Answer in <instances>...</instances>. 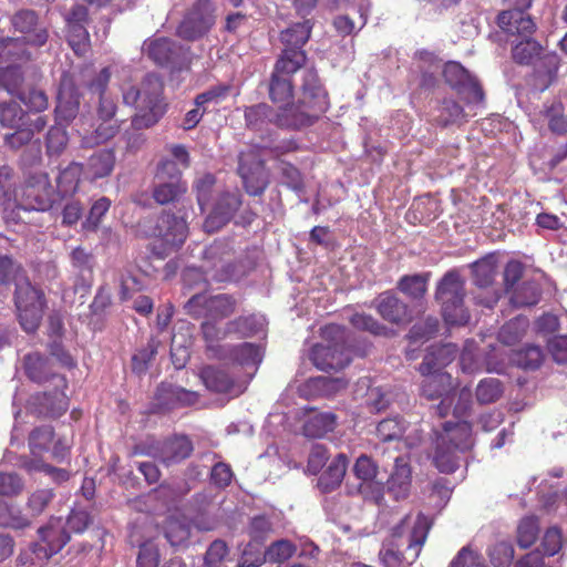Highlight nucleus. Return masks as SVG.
Masks as SVG:
<instances>
[{
	"label": "nucleus",
	"instance_id": "1",
	"mask_svg": "<svg viewBox=\"0 0 567 567\" xmlns=\"http://www.w3.org/2000/svg\"><path fill=\"white\" fill-rule=\"evenodd\" d=\"M305 51H287L277 59L269 82L274 103L286 104L276 115L281 127L299 128L310 125L329 106L327 93L317 72L306 66Z\"/></svg>",
	"mask_w": 567,
	"mask_h": 567
},
{
	"label": "nucleus",
	"instance_id": "2",
	"mask_svg": "<svg viewBox=\"0 0 567 567\" xmlns=\"http://www.w3.org/2000/svg\"><path fill=\"white\" fill-rule=\"evenodd\" d=\"M430 528L431 522L425 515H406L391 529L390 538L383 543L380 550L379 556L384 567L412 565L420 556Z\"/></svg>",
	"mask_w": 567,
	"mask_h": 567
},
{
	"label": "nucleus",
	"instance_id": "3",
	"mask_svg": "<svg viewBox=\"0 0 567 567\" xmlns=\"http://www.w3.org/2000/svg\"><path fill=\"white\" fill-rule=\"evenodd\" d=\"M121 92L123 103L136 110L132 118L134 128H148L164 115L166 109L163 97L164 83L158 75L150 73L137 84L124 83Z\"/></svg>",
	"mask_w": 567,
	"mask_h": 567
},
{
	"label": "nucleus",
	"instance_id": "4",
	"mask_svg": "<svg viewBox=\"0 0 567 567\" xmlns=\"http://www.w3.org/2000/svg\"><path fill=\"white\" fill-rule=\"evenodd\" d=\"M48 125L45 115H39L34 118L14 101L0 103V126L13 130L3 137L4 145L19 150L28 145L34 137Z\"/></svg>",
	"mask_w": 567,
	"mask_h": 567
},
{
	"label": "nucleus",
	"instance_id": "5",
	"mask_svg": "<svg viewBox=\"0 0 567 567\" xmlns=\"http://www.w3.org/2000/svg\"><path fill=\"white\" fill-rule=\"evenodd\" d=\"M464 280L458 272L449 271L439 282L436 299L442 306V313L450 324H465L470 316L464 308Z\"/></svg>",
	"mask_w": 567,
	"mask_h": 567
},
{
	"label": "nucleus",
	"instance_id": "6",
	"mask_svg": "<svg viewBox=\"0 0 567 567\" xmlns=\"http://www.w3.org/2000/svg\"><path fill=\"white\" fill-rule=\"evenodd\" d=\"M14 305L22 329L29 333L34 332L39 328L43 316V291L27 279L18 280L14 291Z\"/></svg>",
	"mask_w": 567,
	"mask_h": 567
},
{
	"label": "nucleus",
	"instance_id": "7",
	"mask_svg": "<svg viewBox=\"0 0 567 567\" xmlns=\"http://www.w3.org/2000/svg\"><path fill=\"white\" fill-rule=\"evenodd\" d=\"M185 309L196 319L220 321L235 312L236 300L226 293H197L186 302Z\"/></svg>",
	"mask_w": 567,
	"mask_h": 567
},
{
	"label": "nucleus",
	"instance_id": "8",
	"mask_svg": "<svg viewBox=\"0 0 567 567\" xmlns=\"http://www.w3.org/2000/svg\"><path fill=\"white\" fill-rule=\"evenodd\" d=\"M54 200V188L48 174L38 172L30 175L18 195L16 209L41 210L49 209Z\"/></svg>",
	"mask_w": 567,
	"mask_h": 567
},
{
	"label": "nucleus",
	"instance_id": "9",
	"mask_svg": "<svg viewBox=\"0 0 567 567\" xmlns=\"http://www.w3.org/2000/svg\"><path fill=\"white\" fill-rule=\"evenodd\" d=\"M214 11L209 0H198L181 22L178 35L185 40H196L206 34L215 23Z\"/></svg>",
	"mask_w": 567,
	"mask_h": 567
},
{
	"label": "nucleus",
	"instance_id": "10",
	"mask_svg": "<svg viewBox=\"0 0 567 567\" xmlns=\"http://www.w3.org/2000/svg\"><path fill=\"white\" fill-rule=\"evenodd\" d=\"M238 173L246 192L251 196L261 195L269 184V174L264 162L252 150L240 153Z\"/></svg>",
	"mask_w": 567,
	"mask_h": 567
},
{
	"label": "nucleus",
	"instance_id": "11",
	"mask_svg": "<svg viewBox=\"0 0 567 567\" xmlns=\"http://www.w3.org/2000/svg\"><path fill=\"white\" fill-rule=\"evenodd\" d=\"M310 359L322 371L343 369L351 361L349 349L338 342L313 346Z\"/></svg>",
	"mask_w": 567,
	"mask_h": 567
},
{
	"label": "nucleus",
	"instance_id": "12",
	"mask_svg": "<svg viewBox=\"0 0 567 567\" xmlns=\"http://www.w3.org/2000/svg\"><path fill=\"white\" fill-rule=\"evenodd\" d=\"M240 205L241 199L238 190L220 194L204 223L205 230L214 233L220 229L234 217Z\"/></svg>",
	"mask_w": 567,
	"mask_h": 567
},
{
	"label": "nucleus",
	"instance_id": "13",
	"mask_svg": "<svg viewBox=\"0 0 567 567\" xmlns=\"http://www.w3.org/2000/svg\"><path fill=\"white\" fill-rule=\"evenodd\" d=\"M110 78V70L104 68L89 84L90 91L99 95V101L95 107L96 120L115 118L117 104L115 99L107 91Z\"/></svg>",
	"mask_w": 567,
	"mask_h": 567
},
{
	"label": "nucleus",
	"instance_id": "14",
	"mask_svg": "<svg viewBox=\"0 0 567 567\" xmlns=\"http://www.w3.org/2000/svg\"><path fill=\"white\" fill-rule=\"evenodd\" d=\"M12 25L16 31L24 34L23 40L33 45L42 47L48 41V30L38 21V16L32 10H20L12 17Z\"/></svg>",
	"mask_w": 567,
	"mask_h": 567
},
{
	"label": "nucleus",
	"instance_id": "15",
	"mask_svg": "<svg viewBox=\"0 0 567 567\" xmlns=\"http://www.w3.org/2000/svg\"><path fill=\"white\" fill-rule=\"evenodd\" d=\"M497 23L508 35V39L530 37L536 29V24L532 18L519 9H511L501 12L497 17Z\"/></svg>",
	"mask_w": 567,
	"mask_h": 567
},
{
	"label": "nucleus",
	"instance_id": "16",
	"mask_svg": "<svg viewBox=\"0 0 567 567\" xmlns=\"http://www.w3.org/2000/svg\"><path fill=\"white\" fill-rule=\"evenodd\" d=\"M203 339L206 342V350L210 357L216 359H226V352L230 346H223L220 341L233 334V329H228V322L219 324L216 320H205L200 326Z\"/></svg>",
	"mask_w": 567,
	"mask_h": 567
},
{
	"label": "nucleus",
	"instance_id": "17",
	"mask_svg": "<svg viewBox=\"0 0 567 567\" xmlns=\"http://www.w3.org/2000/svg\"><path fill=\"white\" fill-rule=\"evenodd\" d=\"M39 543L50 557L58 554L70 540L62 518L51 517L45 526L39 528Z\"/></svg>",
	"mask_w": 567,
	"mask_h": 567
},
{
	"label": "nucleus",
	"instance_id": "18",
	"mask_svg": "<svg viewBox=\"0 0 567 567\" xmlns=\"http://www.w3.org/2000/svg\"><path fill=\"white\" fill-rule=\"evenodd\" d=\"M378 313L386 321L403 324L411 320V311L406 303L391 292H384L375 300Z\"/></svg>",
	"mask_w": 567,
	"mask_h": 567
},
{
	"label": "nucleus",
	"instance_id": "19",
	"mask_svg": "<svg viewBox=\"0 0 567 567\" xmlns=\"http://www.w3.org/2000/svg\"><path fill=\"white\" fill-rule=\"evenodd\" d=\"M80 95L76 87L70 80L61 82L58 103L55 106V116L59 122L69 123L74 120L79 113Z\"/></svg>",
	"mask_w": 567,
	"mask_h": 567
},
{
	"label": "nucleus",
	"instance_id": "20",
	"mask_svg": "<svg viewBox=\"0 0 567 567\" xmlns=\"http://www.w3.org/2000/svg\"><path fill=\"white\" fill-rule=\"evenodd\" d=\"M411 467L403 457H396L393 472L386 481V491L399 502L409 497L411 491Z\"/></svg>",
	"mask_w": 567,
	"mask_h": 567
},
{
	"label": "nucleus",
	"instance_id": "21",
	"mask_svg": "<svg viewBox=\"0 0 567 567\" xmlns=\"http://www.w3.org/2000/svg\"><path fill=\"white\" fill-rule=\"evenodd\" d=\"M158 235L172 248H178L187 238L188 227L183 217L164 214L158 219Z\"/></svg>",
	"mask_w": 567,
	"mask_h": 567
},
{
	"label": "nucleus",
	"instance_id": "22",
	"mask_svg": "<svg viewBox=\"0 0 567 567\" xmlns=\"http://www.w3.org/2000/svg\"><path fill=\"white\" fill-rule=\"evenodd\" d=\"M456 354L457 348L455 344L431 346L419 370L422 374L441 373V369L450 364L455 359Z\"/></svg>",
	"mask_w": 567,
	"mask_h": 567
},
{
	"label": "nucleus",
	"instance_id": "23",
	"mask_svg": "<svg viewBox=\"0 0 567 567\" xmlns=\"http://www.w3.org/2000/svg\"><path fill=\"white\" fill-rule=\"evenodd\" d=\"M142 50L156 64L167 65L176 60L181 48L169 39L156 38L146 40Z\"/></svg>",
	"mask_w": 567,
	"mask_h": 567
},
{
	"label": "nucleus",
	"instance_id": "24",
	"mask_svg": "<svg viewBox=\"0 0 567 567\" xmlns=\"http://www.w3.org/2000/svg\"><path fill=\"white\" fill-rule=\"evenodd\" d=\"M51 379L54 383V391L47 393L40 398L41 412L49 416L58 417L68 410L69 401L65 393L61 390L65 388V379L59 374H52Z\"/></svg>",
	"mask_w": 567,
	"mask_h": 567
},
{
	"label": "nucleus",
	"instance_id": "25",
	"mask_svg": "<svg viewBox=\"0 0 567 567\" xmlns=\"http://www.w3.org/2000/svg\"><path fill=\"white\" fill-rule=\"evenodd\" d=\"M199 377L205 386L217 393H234L239 394L241 390H237L234 380L228 373L215 365H207L200 370Z\"/></svg>",
	"mask_w": 567,
	"mask_h": 567
},
{
	"label": "nucleus",
	"instance_id": "26",
	"mask_svg": "<svg viewBox=\"0 0 567 567\" xmlns=\"http://www.w3.org/2000/svg\"><path fill=\"white\" fill-rule=\"evenodd\" d=\"M437 440L449 443L460 452L470 450L473 445L472 429L467 422H457L455 424L445 423L443 432Z\"/></svg>",
	"mask_w": 567,
	"mask_h": 567
},
{
	"label": "nucleus",
	"instance_id": "27",
	"mask_svg": "<svg viewBox=\"0 0 567 567\" xmlns=\"http://www.w3.org/2000/svg\"><path fill=\"white\" fill-rule=\"evenodd\" d=\"M187 192V184L183 179H155L152 196L159 205L178 202Z\"/></svg>",
	"mask_w": 567,
	"mask_h": 567
},
{
	"label": "nucleus",
	"instance_id": "28",
	"mask_svg": "<svg viewBox=\"0 0 567 567\" xmlns=\"http://www.w3.org/2000/svg\"><path fill=\"white\" fill-rule=\"evenodd\" d=\"M193 451V444L186 436H175L163 442L159 458L166 464L181 462L187 458Z\"/></svg>",
	"mask_w": 567,
	"mask_h": 567
},
{
	"label": "nucleus",
	"instance_id": "29",
	"mask_svg": "<svg viewBox=\"0 0 567 567\" xmlns=\"http://www.w3.org/2000/svg\"><path fill=\"white\" fill-rule=\"evenodd\" d=\"M348 460L342 453L338 454L329 464L328 468L321 474L318 481V487L323 493L336 489L342 482L347 472Z\"/></svg>",
	"mask_w": 567,
	"mask_h": 567
},
{
	"label": "nucleus",
	"instance_id": "30",
	"mask_svg": "<svg viewBox=\"0 0 567 567\" xmlns=\"http://www.w3.org/2000/svg\"><path fill=\"white\" fill-rule=\"evenodd\" d=\"M18 195L13 168L8 165L0 166V209L14 212Z\"/></svg>",
	"mask_w": 567,
	"mask_h": 567
},
{
	"label": "nucleus",
	"instance_id": "31",
	"mask_svg": "<svg viewBox=\"0 0 567 567\" xmlns=\"http://www.w3.org/2000/svg\"><path fill=\"white\" fill-rule=\"evenodd\" d=\"M312 30V23L310 20L298 22L287 28L281 32V42L285 49L281 53L287 51H303L302 47L307 43L310 38Z\"/></svg>",
	"mask_w": 567,
	"mask_h": 567
},
{
	"label": "nucleus",
	"instance_id": "32",
	"mask_svg": "<svg viewBox=\"0 0 567 567\" xmlns=\"http://www.w3.org/2000/svg\"><path fill=\"white\" fill-rule=\"evenodd\" d=\"M114 163L113 151L100 150L89 158L84 167V174L91 179L103 178L112 173Z\"/></svg>",
	"mask_w": 567,
	"mask_h": 567
},
{
	"label": "nucleus",
	"instance_id": "33",
	"mask_svg": "<svg viewBox=\"0 0 567 567\" xmlns=\"http://www.w3.org/2000/svg\"><path fill=\"white\" fill-rule=\"evenodd\" d=\"M226 352L228 353V360L243 367L251 368L254 372L262 360L261 348L249 342L239 346H230Z\"/></svg>",
	"mask_w": 567,
	"mask_h": 567
},
{
	"label": "nucleus",
	"instance_id": "34",
	"mask_svg": "<svg viewBox=\"0 0 567 567\" xmlns=\"http://www.w3.org/2000/svg\"><path fill=\"white\" fill-rule=\"evenodd\" d=\"M536 64V87L545 90L555 80L558 68L559 56L555 52L544 53L538 56Z\"/></svg>",
	"mask_w": 567,
	"mask_h": 567
},
{
	"label": "nucleus",
	"instance_id": "35",
	"mask_svg": "<svg viewBox=\"0 0 567 567\" xmlns=\"http://www.w3.org/2000/svg\"><path fill=\"white\" fill-rule=\"evenodd\" d=\"M512 43L513 59L519 64H529L543 52V47L533 37L507 39Z\"/></svg>",
	"mask_w": 567,
	"mask_h": 567
},
{
	"label": "nucleus",
	"instance_id": "36",
	"mask_svg": "<svg viewBox=\"0 0 567 567\" xmlns=\"http://www.w3.org/2000/svg\"><path fill=\"white\" fill-rule=\"evenodd\" d=\"M97 122L99 125L94 132L83 137V146L93 147L95 145L106 143L120 132L121 123L116 118L97 120Z\"/></svg>",
	"mask_w": 567,
	"mask_h": 567
},
{
	"label": "nucleus",
	"instance_id": "37",
	"mask_svg": "<svg viewBox=\"0 0 567 567\" xmlns=\"http://www.w3.org/2000/svg\"><path fill=\"white\" fill-rule=\"evenodd\" d=\"M423 375L425 379L422 382L421 391L422 394L430 400L442 398L452 386L451 375L447 373H431Z\"/></svg>",
	"mask_w": 567,
	"mask_h": 567
},
{
	"label": "nucleus",
	"instance_id": "38",
	"mask_svg": "<svg viewBox=\"0 0 567 567\" xmlns=\"http://www.w3.org/2000/svg\"><path fill=\"white\" fill-rule=\"evenodd\" d=\"M336 415L332 413H317L311 415L303 425V433L308 437H322L336 427Z\"/></svg>",
	"mask_w": 567,
	"mask_h": 567
},
{
	"label": "nucleus",
	"instance_id": "39",
	"mask_svg": "<svg viewBox=\"0 0 567 567\" xmlns=\"http://www.w3.org/2000/svg\"><path fill=\"white\" fill-rule=\"evenodd\" d=\"M529 326V321L524 316H517L506 322L498 332V340L506 346H513L522 340Z\"/></svg>",
	"mask_w": 567,
	"mask_h": 567
},
{
	"label": "nucleus",
	"instance_id": "40",
	"mask_svg": "<svg viewBox=\"0 0 567 567\" xmlns=\"http://www.w3.org/2000/svg\"><path fill=\"white\" fill-rule=\"evenodd\" d=\"M159 399L163 400L165 405L174 408L176 405L195 404L198 394L179 386L167 385L159 389Z\"/></svg>",
	"mask_w": 567,
	"mask_h": 567
},
{
	"label": "nucleus",
	"instance_id": "41",
	"mask_svg": "<svg viewBox=\"0 0 567 567\" xmlns=\"http://www.w3.org/2000/svg\"><path fill=\"white\" fill-rule=\"evenodd\" d=\"M190 536V524L184 517H169L165 525V537L174 547L186 544Z\"/></svg>",
	"mask_w": 567,
	"mask_h": 567
},
{
	"label": "nucleus",
	"instance_id": "42",
	"mask_svg": "<svg viewBox=\"0 0 567 567\" xmlns=\"http://www.w3.org/2000/svg\"><path fill=\"white\" fill-rule=\"evenodd\" d=\"M473 281L480 288H488L496 276V262L494 257H485L472 265Z\"/></svg>",
	"mask_w": 567,
	"mask_h": 567
},
{
	"label": "nucleus",
	"instance_id": "43",
	"mask_svg": "<svg viewBox=\"0 0 567 567\" xmlns=\"http://www.w3.org/2000/svg\"><path fill=\"white\" fill-rule=\"evenodd\" d=\"M457 452L451 444L437 440L434 464L440 472L452 473L458 467Z\"/></svg>",
	"mask_w": 567,
	"mask_h": 567
},
{
	"label": "nucleus",
	"instance_id": "44",
	"mask_svg": "<svg viewBox=\"0 0 567 567\" xmlns=\"http://www.w3.org/2000/svg\"><path fill=\"white\" fill-rule=\"evenodd\" d=\"M265 319L261 316L250 315L240 316L228 321V329H233V334L240 337H250L264 329Z\"/></svg>",
	"mask_w": 567,
	"mask_h": 567
},
{
	"label": "nucleus",
	"instance_id": "45",
	"mask_svg": "<svg viewBox=\"0 0 567 567\" xmlns=\"http://www.w3.org/2000/svg\"><path fill=\"white\" fill-rule=\"evenodd\" d=\"M23 363L25 374L30 380L42 383L49 379L48 362L41 354H27L23 359Z\"/></svg>",
	"mask_w": 567,
	"mask_h": 567
},
{
	"label": "nucleus",
	"instance_id": "46",
	"mask_svg": "<svg viewBox=\"0 0 567 567\" xmlns=\"http://www.w3.org/2000/svg\"><path fill=\"white\" fill-rule=\"evenodd\" d=\"M502 394L503 385L496 378H485L476 386V400L480 404L494 403Z\"/></svg>",
	"mask_w": 567,
	"mask_h": 567
},
{
	"label": "nucleus",
	"instance_id": "47",
	"mask_svg": "<svg viewBox=\"0 0 567 567\" xmlns=\"http://www.w3.org/2000/svg\"><path fill=\"white\" fill-rule=\"evenodd\" d=\"M50 558L49 554L42 548V544L33 543L27 549L21 550L17 563L23 567H43Z\"/></svg>",
	"mask_w": 567,
	"mask_h": 567
},
{
	"label": "nucleus",
	"instance_id": "48",
	"mask_svg": "<svg viewBox=\"0 0 567 567\" xmlns=\"http://www.w3.org/2000/svg\"><path fill=\"white\" fill-rule=\"evenodd\" d=\"M68 42L75 54L84 55L90 48V35L84 24L68 25Z\"/></svg>",
	"mask_w": 567,
	"mask_h": 567
},
{
	"label": "nucleus",
	"instance_id": "49",
	"mask_svg": "<svg viewBox=\"0 0 567 567\" xmlns=\"http://www.w3.org/2000/svg\"><path fill=\"white\" fill-rule=\"evenodd\" d=\"M539 527L536 517H524L517 527V543L522 548L530 547L537 539Z\"/></svg>",
	"mask_w": 567,
	"mask_h": 567
},
{
	"label": "nucleus",
	"instance_id": "50",
	"mask_svg": "<svg viewBox=\"0 0 567 567\" xmlns=\"http://www.w3.org/2000/svg\"><path fill=\"white\" fill-rule=\"evenodd\" d=\"M296 549V546L288 539L276 540L265 550L266 561L285 563L293 556Z\"/></svg>",
	"mask_w": 567,
	"mask_h": 567
},
{
	"label": "nucleus",
	"instance_id": "51",
	"mask_svg": "<svg viewBox=\"0 0 567 567\" xmlns=\"http://www.w3.org/2000/svg\"><path fill=\"white\" fill-rule=\"evenodd\" d=\"M54 498V492L51 488H40L34 491L28 498L27 509L31 517L40 516Z\"/></svg>",
	"mask_w": 567,
	"mask_h": 567
},
{
	"label": "nucleus",
	"instance_id": "52",
	"mask_svg": "<svg viewBox=\"0 0 567 567\" xmlns=\"http://www.w3.org/2000/svg\"><path fill=\"white\" fill-rule=\"evenodd\" d=\"M276 115L266 103L249 106L245 111L246 123L252 128L260 127L266 121L276 122Z\"/></svg>",
	"mask_w": 567,
	"mask_h": 567
},
{
	"label": "nucleus",
	"instance_id": "53",
	"mask_svg": "<svg viewBox=\"0 0 567 567\" xmlns=\"http://www.w3.org/2000/svg\"><path fill=\"white\" fill-rule=\"evenodd\" d=\"M513 361L523 369H537L543 361L542 349L537 346H526L515 353Z\"/></svg>",
	"mask_w": 567,
	"mask_h": 567
},
{
	"label": "nucleus",
	"instance_id": "54",
	"mask_svg": "<svg viewBox=\"0 0 567 567\" xmlns=\"http://www.w3.org/2000/svg\"><path fill=\"white\" fill-rule=\"evenodd\" d=\"M68 142L65 126L58 123L50 127L47 135V151L50 155H60L65 150Z\"/></svg>",
	"mask_w": 567,
	"mask_h": 567
},
{
	"label": "nucleus",
	"instance_id": "55",
	"mask_svg": "<svg viewBox=\"0 0 567 567\" xmlns=\"http://www.w3.org/2000/svg\"><path fill=\"white\" fill-rule=\"evenodd\" d=\"M350 323L353 328L362 331H368L374 336H386L390 330L378 322L372 316L365 313H353L349 318Z\"/></svg>",
	"mask_w": 567,
	"mask_h": 567
},
{
	"label": "nucleus",
	"instance_id": "56",
	"mask_svg": "<svg viewBox=\"0 0 567 567\" xmlns=\"http://www.w3.org/2000/svg\"><path fill=\"white\" fill-rule=\"evenodd\" d=\"M405 425L399 417L385 419L379 422L377 426V435L383 442L401 439Z\"/></svg>",
	"mask_w": 567,
	"mask_h": 567
},
{
	"label": "nucleus",
	"instance_id": "57",
	"mask_svg": "<svg viewBox=\"0 0 567 567\" xmlns=\"http://www.w3.org/2000/svg\"><path fill=\"white\" fill-rule=\"evenodd\" d=\"M23 82V74L18 66H8L0 69V86L8 93L17 95L21 92V84Z\"/></svg>",
	"mask_w": 567,
	"mask_h": 567
},
{
	"label": "nucleus",
	"instance_id": "58",
	"mask_svg": "<svg viewBox=\"0 0 567 567\" xmlns=\"http://www.w3.org/2000/svg\"><path fill=\"white\" fill-rule=\"evenodd\" d=\"M53 439V430L51 426H41L34 429L29 436V445L31 453L37 456L47 451Z\"/></svg>",
	"mask_w": 567,
	"mask_h": 567
},
{
	"label": "nucleus",
	"instance_id": "59",
	"mask_svg": "<svg viewBox=\"0 0 567 567\" xmlns=\"http://www.w3.org/2000/svg\"><path fill=\"white\" fill-rule=\"evenodd\" d=\"M310 386L319 390L323 395L331 396L344 390L348 381L344 378L318 377L310 380Z\"/></svg>",
	"mask_w": 567,
	"mask_h": 567
},
{
	"label": "nucleus",
	"instance_id": "60",
	"mask_svg": "<svg viewBox=\"0 0 567 567\" xmlns=\"http://www.w3.org/2000/svg\"><path fill=\"white\" fill-rule=\"evenodd\" d=\"M18 99L30 112H43L49 105L47 94L38 89H29L28 91L19 92Z\"/></svg>",
	"mask_w": 567,
	"mask_h": 567
},
{
	"label": "nucleus",
	"instance_id": "61",
	"mask_svg": "<svg viewBox=\"0 0 567 567\" xmlns=\"http://www.w3.org/2000/svg\"><path fill=\"white\" fill-rule=\"evenodd\" d=\"M491 561L495 567H508L514 558V547L511 542H497L489 549Z\"/></svg>",
	"mask_w": 567,
	"mask_h": 567
},
{
	"label": "nucleus",
	"instance_id": "62",
	"mask_svg": "<svg viewBox=\"0 0 567 567\" xmlns=\"http://www.w3.org/2000/svg\"><path fill=\"white\" fill-rule=\"evenodd\" d=\"M443 75L447 84L458 91L472 76L460 63L451 61L444 65Z\"/></svg>",
	"mask_w": 567,
	"mask_h": 567
},
{
	"label": "nucleus",
	"instance_id": "63",
	"mask_svg": "<svg viewBox=\"0 0 567 567\" xmlns=\"http://www.w3.org/2000/svg\"><path fill=\"white\" fill-rule=\"evenodd\" d=\"M399 289L413 299H419L426 292V280L421 275L404 276L399 281Z\"/></svg>",
	"mask_w": 567,
	"mask_h": 567
},
{
	"label": "nucleus",
	"instance_id": "64",
	"mask_svg": "<svg viewBox=\"0 0 567 567\" xmlns=\"http://www.w3.org/2000/svg\"><path fill=\"white\" fill-rule=\"evenodd\" d=\"M539 300V291L533 282H525L518 290H515L511 297V302L515 307L534 306Z\"/></svg>",
	"mask_w": 567,
	"mask_h": 567
}]
</instances>
